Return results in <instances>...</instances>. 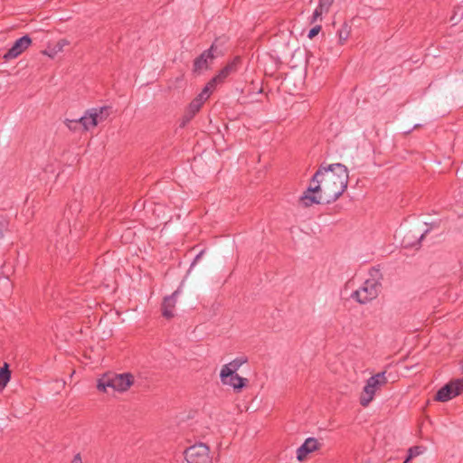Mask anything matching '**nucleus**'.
Listing matches in <instances>:
<instances>
[{
    "label": "nucleus",
    "mask_w": 463,
    "mask_h": 463,
    "mask_svg": "<svg viewBox=\"0 0 463 463\" xmlns=\"http://www.w3.org/2000/svg\"><path fill=\"white\" fill-rule=\"evenodd\" d=\"M421 452H422V450H421L420 447L410 448L409 451H408L409 455L403 463H408L412 458L419 456L420 454H421Z\"/></svg>",
    "instance_id": "4be33fe9"
},
{
    "label": "nucleus",
    "mask_w": 463,
    "mask_h": 463,
    "mask_svg": "<svg viewBox=\"0 0 463 463\" xmlns=\"http://www.w3.org/2000/svg\"><path fill=\"white\" fill-rule=\"evenodd\" d=\"M320 448L319 441L315 438H307L305 442L297 450V458L299 461L304 460L307 456Z\"/></svg>",
    "instance_id": "9b49d317"
},
{
    "label": "nucleus",
    "mask_w": 463,
    "mask_h": 463,
    "mask_svg": "<svg viewBox=\"0 0 463 463\" xmlns=\"http://www.w3.org/2000/svg\"><path fill=\"white\" fill-rule=\"evenodd\" d=\"M134 383V376L130 373H106L97 383V389L99 392H107L109 388L118 392H127Z\"/></svg>",
    "instance_id": "f03ea898"
},
{
    "label": "nucleus",
    "mask_w": 463,
    "mask_h": 463,
    "mask_svg": "<svg viewBox=\"0 0 463 463\" xmlns=\"http://www.w3.org/2000/svg\"><path fill=\"white\" fill-rule=\"evenodd\" d=\"M321 31V25H316L314 26L308 33V38L309 39H312L314 38L315 36H317L319 32Z\"/></svg>",
    "instance_id": "b1692460"
},
{
    "label": "nucleus",
    "mask_w": 463,
    "mask_h": 463,
    "mask_svg": "<svg viewBox=\"0 0 463 463\" xmlns=\"http://www.w3.org/2000/svg\"><path fill=\"white\" fill-rule=\"evenodd\" d=\"M315 175H318L317 181L321 187L320 191L325 194L326 203L335 202L347 187L348 170L342 164H332L327 167L321 166Z\"/></svg>",
    "instance_id": "f257e3e1"
},
{
    "label": "nucleus",
    "mask_w": 463,
    "mask_h": 463,
    "mask_svg": "<svg viewBox=\"0 0 463 463\" xmlns=\"http://www.w3.org/2000/svg\"><path fill=\"white\" fill-rule=\"evenodd\" d=\"M71 463H83L80 454L74 456Z\"/></svg>",
    "instance_id": "bb28decb"
},
{
    "label": "nucleus",
    "mask_w": 463,
    "mask_h": 463,
    "mask_svg": "<svg viewBox=\"0 0 463 463\" xmlns=\"http://www.w3.org/2000/svg\"><path fill=\"white\" fill-rule=\"evenodd\" d=\"M92 119H94L96 125L104 122L109 116L110 108L107 106L92 108L89 109Z\"/></svg>",
    "instance_id": "f3484780"
},
{
    "label": "nucleus",
    "mask_w": 463,
    "mask_h": 463,
    "mask_svg": "<svg viewBox=\"0 0 463 463\" xmlns=\"http://www.w3.org/2000/svg\"><path fill=\"white\" fill-rule=\"evenodd\" d=\"M351 33V27L347 23H344L337 31L338 42L340 44H344L349 38Z\"/></svg>",
    "instance_id": "6ab92c4d"
},
{
    "label": "nucleus",
    "mask_w": 463,
    "mask_h": 463,
    "mask_svg": "<svg viewBox=\"0 0 463 463\" xmlns=\"http://www.w3.org/2000/svg\"><path fill=\"white\" fill-rule=\"evenodd\" d=\"M64 123L71 131L76 132L80 129V123L78 119H66Z\"/></svg>",
    "instance_id": "5701e85b"
},
{
    "label": "nucleus",
    "mask_w": 463,
    "mask_h": 463,
    "mask_svg": "<svg viewBox=\"0 0 463 463\" xmlns=\"http://www.w3.org/2000/svg\"><path fill=\"white\" fill-rule=\"evenodd\" d=\"M381 286L379 279L369 278L351 294V298L361 305H365L378 297Z\"/></svg>",
    "instance_id": "7ed1b4c3"
},
{
    "label": "nucleus",
    "mask_w": 463,
    "mask_h": 463,
    "mask_svg": "<svg viewBox=\"0 0 463 463\" xmlns=\"http://www.w3.org/2000/svg\"><path fill=\"white\" fill-rule=\"evenodd\" d=\"M463 392V380L458 379L451 381L445 386L440 388L437 394L436 400L439 402H448Z\"/></svg>",
    "instance_id": "0eeeda50"
},
{
    "label": "nucleus",
    "mask_w": 463,
    "mask_h": 463,
    "mask_svg": "<svg viewBox=\"0 0 463 463\" xmlns=\"http://www.w3.org/2000/svg\"><path fill=\"white\" fill-rule=\"evenodd\" d=\"M220 380L223 385L232 387L235 392H241L248 383V379L240 376L238 373H232L225 378H220Z\"/></svg>",
    "instance_id": "f8f14e48"
},
{
    "label": "nucleus",
    "mask_w": 463,
    "mask_h": 463,
    "mask_svg": "<svg viewBox=\"0 0 463 463\" xmlns=\"http://www.w3.org/2000/svg\"><path fill=\"white\" fill-rule=\"evenodd\" d=\"M387 383L385 372L378 373L371 376L363 389L360 396V404L363 407H367L373 400L376 392Z\"/></svg>",
    "instance_id": "20e7f679"
},
{
    "label": "nucleus",
    "mask_w": 463,
    "mask_h": 463,
    "mask_svg": "<svg viewBox=\"0 0 463 463\" xmlns=\"http://www.w3.org/2000/svg\"><path fill=\"white\" fill-rule=\"evenodd\" d=\"M178 294L179 291L175 290L172 295L164 298L162 304V314L167 319L172 318L175 316L174 310L177 302Z\"/></svg>",
    "instance_id": "2eb2a0df"
},
{
    "label": "nucleus",
    "mask_w": 463,
    "mask_h": 463,
    "mask_svg": "<svg viewBox=\"0 0 463 463\" xmlns=\"http://www.w3.org/2000/svg\"><path fill=\"white\" fill-rule=\"evenodd\" d=\"M184 458L188 463H211L210 449L203 443H198L184 450Z\"/></svg>",
    "instance_id": "423d86ee"
},
{
    "label": "nucleus",
    "mask_w": 463,
    "mask_h": 463,
    "mask_svg": "<svg viewBox=\"0 0 463 463\" xmlns=\"http://www.w3.org/2000/svg\"><path fill=\"white\" fill-rule=\"evenodd\" d=\"M247 361L248 359L245 356H241L222 365L220 372V378H225L226 376H230L232 373H237L236 372L241 368V365L246 364Z\"/></svg>",
    "instance_id": "ddd939ff"
},
{
    "label": "nucleus",
    "mask_w": 463,
    "mask_h": 463,
    "mask_svg": "<svg viewBox=\"0 0 463 463\" xmlns=\"http://www.w3.org/2000/svg\"><path fill=\"white\" fill-rule=\"evenodd\" d=\"M6 229H7V222L5 220H1L0 221V239L4 238Z\"/></svg>",
    "instance_id": "393cba45"
},
{
    "label": "nucleus",
    "mask_w": 463,
    "mask_h": 463,
    "mask_svg": "<svg viewBox=\"0 0 463 463\" xmlns=\"http://www.w3.org/2000/svg\"><path fill=\"white\" fill-rule=\"evenodd\" d=\"M92 118H93L90 115L89 109H87L84 115L78 119L80 126L82 128L84 131H90L97 127L94 119Z\"/></svg>",
    "instance_id": "a211bd4d"
},
{
    "label": "nucleus",
    "mask_w": 463,
    "mask_h": 463,
    "mask_svg": "<svg viewBox=\"0 0 463 463\" xmlns=\"http://www.w3.org/2000/svg\"><path fill=\"white\" fill-rule=\"evenodd\" d=\"M211 94V90L204 87L201 93L191 101L188 107V113L191 117H194L200 110L203 104L209 99Z\"/></svg>",
    "instance_id": "4468645a"
},
{
    "label": "nucleus",
    "mask_w": 463,
    "mask_h": 463,
    "mask_svg": "<svg viewBox=\"0 0 463 463\" xmlns=\"http://www.w3.org/2000/svg\"><path fill=\"white\" fill-rule=\"evenodd\" d=\"M11 373L8 369L7 364L0 368V392L5 389L8 382L10 381Z\"/></svg>",
    "instance_id": "aec40b11"
},
{
    "label": "nucleus",
    "mask_w": 463,
    "mask_h": 463,
    "mask_svg": "<svg viewBox=\"0 0 463 463\" xmlns=\"http://www.w3.org/2000/svg\"><path fill=\"white\" fill-rule=\"evenodd\" d=\"M32 43V40L28 35H24L17 39L12 47L4 54L5 61H10L21 55Z\"/></svg>",
    "instance_id": "6e6552de"
},
{
    "label": "nucleus",
    "mask_w": 463,
    "mask_h": 463,
    "mask_svg": "<svg viewBox=\"0 0 463 463\" xmlns=\"http://www.w3.org/2000/svg\"><path fill=\"white\" fill-rule=\"evenodd\" d=\"M213 49L214 44L203 52V53L194 60L193 68L194 72L200 73L208 69L209 62H212L214 59Z\"/></svg>",
    "instance_id": "9d476101"
},
{
    "label": "nucleus",
    "mask_w": 463,
    "mask_h": 463,
    "mask_svg": "<svg viewBox=\"0 0 463 463\" xmlns=\"http://www.w3.org/2000/svg\"><path fill=\"white\" fill-rule=\"evenodd\" d=\"M239 58L234 59L232 62L228 63L215 77H213L205 87L213 92L216 85L224 81V80L232 72L236 71L237 62Z\"/></svg>",
    "instance_id": "1a4fd4ad"
},
{
    "label": "nucleus",
    "mask_w": 463,
    "mask_h": 463,
    "mask_svg": "<svg viewBox=\"0 0 463 463\" xmlns=\"http://www.w3.org/2000/svg\"><path fill=\"white\" fill-rule=\"evenodd\" d=\"M43 53L51 58H53L57 53H53V47H49L47 51H44Z\"/></svg>",
    "instance_id": "a878e982"
},
{
    "label": "nucleus",
    "mask_w": 463,
    "mask_h": 463,
    "mask_svg": "<svg viewBox=\"0 0 463 463\" xmlns=\"http://www.w3.org/2000/svg\"><path fill=\"white\" fill-rule=\"evenodd\" d=\"M318 175H314L308 187L304 191L303 194L299 197V203L303 207H310L314 204H320L325 202V194L320 191L321 187L318 185L317 178Z\"/></svg>",
    "instance_id": "39448f33"
},
{
    "label": "nucleus",
    "mask_w": 463,
    "mask_h": 463,
    "mask_svg": "<svg viewBox=\"0 0 463 463\" xmlns=\"http://www.w3.org/2000/svg\"><path fill=\"white\" fill-rule=\"evenodd\" d=\"M334 0H319L317 8L314 10L311 17L310 24H315L322 20V15L328 14Z\"/></svg>",
    "instance_id": "dca6fc26"
},
{
    "label": "nucleus",
    "mask_w": 463,
    "mask_h": 463,
    "mask_svg": "<svg viewBox=\"0 0 463 463\" xmlns=\"http://www.w3.org/2000/svg\"><path fill=\"white\" fill-rule=\"evenodd\" d=\"M70 42L66 39H61L59 40L54 45H53V53H59L61 52L65 46L69 45Z\"/></svg>",
    "instance_id": "412c9836"
}]
</instances>
